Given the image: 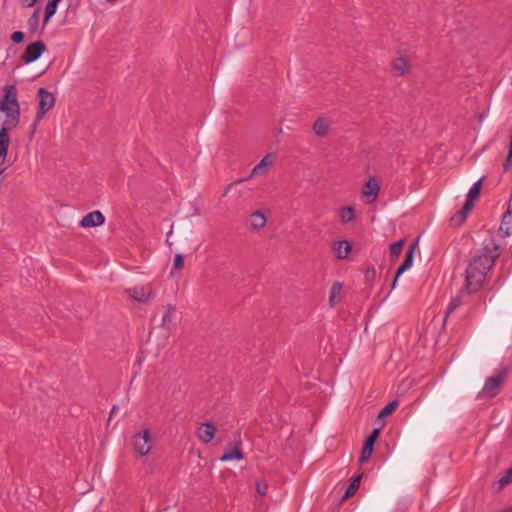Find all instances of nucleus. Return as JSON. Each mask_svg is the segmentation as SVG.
<instances>
[{
    "instance_id": "nucleus-10",
    "label": "nucleus",
    "mask_w": 512,
    "mask_h": 512,
    "mask_svg": "<svg viewBox=\"0 0 512 512\" xmlns=\"http://www.w3.org/2000/svg\"><path fill=\"white\" fill-rule=\"evenodd\" d=\"M216 432H217V427L215 426L214 423L204 422V423L200 424V426L198 427V429L196 431V434H197L198 439L202 443L208 444L214 439Z\"/></svg>"
},
{
    "instance_id": "nucleus-32",
    "label": "nucleus",
    "mask_w": 512,
    "mask_h": 512,
    "mask_svg": "<svg viewBox=\"0 0 512 512\" xmlns=\"http://www.w3.org/2000/svg\"><path fill=\"white\" fill-rule=\"evenodd\" d=\"M379 433H380V430L378 428L373 429L372 432L370 433V435L366 438L364 444L374 447L375 442L379 436Z\"/></svg>"
},
{
    "instance_id": "nucleus-7",
    "label": "nucleus",
    "mask_w": 512,
    "mask_h": 512,
    "mask_svg": "<svg viewBox=\"0 0 512 512\" xmlns=\"http://www.w3.org/2000/svg\"><path fill=\"white\" fill-rule=\"evenodd\" d=\"M127 294L133 300L140 303H147L155 298L151 285H140L126 290Z\"/></svg>"
},
{
    "instance_id": "nucleus-8",
    "label": "nucleus",
    "mask_w": 512,
    "mask_h": 512,
    "mask_svg": "<svg viewBox=\"0 0 512 512\" xmlns=\"http://www.w3.org/2000/svg\"><path fill=\"white\" fill-rule=\"evenodd\" d=\"M46 50V45L42 41H36L27 45L21 58L25 63H32L38 60Z\"/></svg>"
},
{
    "instance_id": "nucleus-43",
    "label": "nucleus",
    "mask_w": 512,
    "mask_h": 512,
    "mask_svg": "<svg viewBox=\"0 0 512 512\" xmlns=\"http://www.w3.org/2000/svg\"><path fill=\"white\" fill-rule=\"evenodd\" d=\"M117 410H118V408H117L116 406H113V407H112V409H111V411H110V418H111L114 414H116Z\"/></svg>"
},
{
    "instance_id": "nucleus-28",
    "label": "nucleus",
    "mask_w": 512,
    "mask_h": 512,
    "mask_svg": "<svg viewBox=\"0 0 512 512\" xmlns=\"http://www.w3.org/2000/svg\"><path fill=\"white\" fill-rule=\"evenodd\" d=\"M340 218L343 223H349L355 218L354 210L350 206L340 209Z\"/></svg>"
},
{
    "instance_id": "nucleus-35",
    "label": "nucleus",
    "mask_w": 512,
    "mask_h": 512,
    "mask_svg": "<svg viewBox=\"0 0 512 512\" xmlns=\"http://www.w3.org/2000/svg\"><path fill=\"white\" fill-rule=\"evenodd\" d=\"M373 449L374 447L364 444L360 455V462H365L368 460L373 452Z\"/></svg>"
},
{
    "instance_id": "nucleus-29",
    "label": "nucleus",
    "mask_w": 512,
    "mask_h": 512,
    "mask_svg": "<svg viewBox=\"0 0 512 512\" xmlns=\"http://www.w3.org/2000/svg\"><path fill=\"white\" fill-rule=\"evenodd\" d=\"M399 405V402L397 400L391 401L389 404H387L379 413V418H384L390 415Z\"/></svg>"
},
{
    "instance_id": "nucleus-37",
    "label": "nucleus",
    "mask_w": 512,
    "mask_h": 512,
    "mask_svg": "<svg viewBox=\"0 0 512 512\" xmlns=\"http://www.w3.org/2000/svg\"><path fill=\"white\" fill-rule=\"evenodd\" d=\"M24 38H25V35L22 31H15L11 35V40L15 44H19V43L23 42Z\"/></svg>"
},
{
    "instance_id": "nucleus-38",
    "label": "nucleus",
    "mask_w": 512,
    "mask_h": 512,
    "mask_svg": "<svg viewBox=\"0 0 512 512\" xmlns=\"http://www.w3.org/2000/svg\"><path fill=\"white\" fill-rule=\"evenodd\" d=\"M40 122L41 121H37V117H34L31 127H30L29 135H28L30 140L33 139Z\"/></svg>"
},
{
    "instance_id": "nucleus-40",
    "label": "nucleus",
    "mask_w": 512,
    "mask_h": 512,
    "mask_svg": "<svg viewBox=\"0 0 512 512\" xmlns=\"http://www.w3.org/2000/svg\"><path fill=\"white\" fill-rule=\"evenodd\" d=\"M38 0H19L20 4L24 8H31L33 7Z\"/></svg>"
},
{
    "instance_id": "nucleus-12",
    "label": "nucleus",
    "mask_w": 512,
    "mask_h": 512,
    "mask_svg": "<svg viewBox=\"0 0 512 512\" xmlns=\"http://www.w3.org/2000/svg\"><path fill=\"white\" fill-rule=\"evenodd\" d=\"M105 222V217L100 211H92L85 215L80 221V226L84 228L100 226Z\"/></svg>"
},
{
    "instance_id": "nucleus-42",
    "label": "nucleus",
    "mask_w": 512,
    "mask_h": 512,
    "mask_svg": "<svg viewBox=\"0 0 512 512\" xmlns=\"http://www.w3.org/2000/svg\"><path fill=\"white\" fill-rule=\"evenodd\" d=\"M6 156H7V152H4V151L0 150V160H1V162H3L5 160Z\"/></svg>"
},
{
    "instance_id": "nucleus-23",
    "label": "nucleus",
    "mask_w": 512,
    "mask_h": 512,
    "mask_svg": "<svg viewBox=\"0 0 512 512\" xmlns=\"http://www.w3.org/2000/svg\"><path fill=\"white\" fill-rule=\"evenodd\" d=\"M464 294L465 291L461 290L455 297L451 299L446 309V318L462 304V298Z\"/></svg>"
},
{
    "instance_id": "nucleus-15",
    "label": "nucleus",
    "mask_w": 512,
    "mask_h": 512,
    "mask_svg": "<svg viewBox=\"0 0 512 512\" xmlns=\"http://www.w3.org/2000/svg\"><path fill=\"white\" fill-rule=\"evenodd\" d=\"M499 234L501 237L506 238L512 235V211L508 208L507 212L504 214L500 228Z\"/></svg>"
},
{
    "instance_id": "nucleus-21",
    "label": "nucleus",
    "mask_w": 512,
    "mask_h": 512,
    "mask_svg": "<svg viewBox=\"0 0 512 512\" xmlns=\"http://www.w3.org/2000/svg\"><path fill=\"white\" fill-rule=\"evenodd\" d=\"M59 1L49 0L45 6V17L43 21V28L49 23L51 17L56 13Z\"/></svg>"
},
{
    "instance_id": "nucleus-16",
    "label": "nucleus",
    "mask_w": 512,
    "mask_h": 512,
    "mask_svg": "<svg viewBox=\"0 0 512 512\" xmlns=\"http://www.w3.org/2000/svg\"><path fill=\"white\" fill-rule=\"evenodd\" d=\"M333 250L338 259H345L352 251V244L347 240L338 241L333 244Z\"/></svg>"
},
{
    "instance_id": "nucleus-33",
    "label": "nucleus",
    "mask_w": 512,
    "mask_h": 512,
    "mask_svg": "<svg viewBox=\"0 0 512 512\" xmlns=\"http://www.w3.org/2000/svg\"><path fill=\"white\" fill-rule=\"evenodd\" d=\"M379 433H380V430L378 428L373 429L372 432L370 433V435L366 438L364 444L374 447L375 442L379 436Z\"/></svg>"
},
{
    "instance_id": "nucleus-24",
    "label": "nucleus",
    "mask_w": 512,
    "mask_h": 512,
    "mask_svg": "<svg viewBox=\"0 0 512 512\" xmlns=\"http://www.w3.org/2000/svg\"><path fill=\"white\" fill-rule=\"evenodd\" d=\"M512 482V466L495 482L497 490L503 489Z\"/></svg>"
},
{
    "instance_id": "nucleus-19",
    "label": "nucleus",
    "mask_w": 512,
    "mask_h": 512,
    "mask_svg": "<svg viewBox=\"0 0 512 512\" xmlns=\"http://www.w3.org/2000/svg\"><path fill=\"white\" fill-rule=\"evenodd\" d=\"M15 128L16 127H9V126H5V125H2V127L0 128V150L1 151L8 153L9 144H10V137H9L8 131L13 130Z\"/></svg>"
},
{
    "instance_id": "nucleus-18",
    "label": "nucleus",
    "mask_w": 512,
    "mask_h": 512,
    "mask_svg": "<svg viewBox=\"0 0 512 512\" xmlns=\"http://www.w3.org/2000/svg\"><path fill=\"white\" fill-rule=\"evenodd\" d=\"M174 316H175V307L173 306H166L163 308V313H162V319H161V322L159 323V326L161 327H166V328H170V325L172 324L173 320H174Z\"/></svg>"
},
{
    "instance_id": "nucleus-31",
    "label": "nucleus",
    "mask_w": 512,
    "mask_h": 512,
    "mask_svg": "<svg viewBox=\"0 0 512 512\" xmlns=\"http://www.w3.org/2000/svg\"><path fill=\"white\" fill-rule=\"evenodd\" d=\"M403 244H404V240L401 239V240L396 241L390 245V251H391L392 256L398 257L400 255V253L402 251Z\"/></svg>"
},
{
    "instance_id": "nucleus-11",
    "label": "nucleus",
    "mask_w": 512,
    "mask_h": 512,
    "mask_svg": "<svg viewBox=\"0 0 512 512\" xmlns=\"http://www.w3.org/2000/svg\"><path fill=\"white\" fill-rule=\"evenodd\" d=\"M267 220L268 218L262 210H256L250 214L248 226L251 231L258 232L266 226Z\"/></svg>"
},
{
    "instance_id": "nucleus-14",
    "label": "nucleus",
    "mask_w": 512,
    "mask_h": 512,
    "mask_svg": "<svg viewBox=\"0 0 512 512\" xmlns=\"http://www.w3.org/2000/svg\"><path fill=\"white\" fill-rule=\"evenodd\" d=\"M474 204L470 203V201H465L462 208L455 213V215L451 218V224L454 226L461 225L467 218L469 212L473 209Z\"/></svg>"
},
{
    "instance_id": "nucleus-1",
    "label": "nucleus",
    "mask_w": 512,
    "mask_h": 512,
    "mask_svg": "<svg viewBox=\"0 0 512 512\" xmlns=\"http://www.w3.org/2000/svg\"><path fill=\"white\" fill-rule=\"evenodd\" d=\"M499 246L491 242L482 247L472 258L466 269L465 286L468 293L476 292L484 283L487 272L499 257Z\"/></svg>"
},
{
    "instance_id": "nucleus-2",
    "label": "nucleus",
    "mask_w": 512,
    "mask_h": 512,
    "mask_svg": "<svg viewBox=\"0 0 512 512\" xmlns=\"http://www.w3.org/2000/svg\"><path fill=\"white\" fill-rule=\"evenodd\" d=\"M0 110L6 116L2 125L17 127L20 122V105L17 98V88L14 84L4 87V95L0 100Z\"/></svg>"
},
{
    "instance_id": "nucleus-9",
    "label": "nucleus",
    "mask_w": 512,
    "mask_h": 512,
    "mask_svg": "<svg viewBox=\"0 0 512 512\" xmlns=\"http://www.w3.org/2000/svg\"><path fill=\"white\" fill-rule=\"evenodd\" d=\"M417 246H418V241L417 240L410 245L408 251L406 252L405 259H404L403 263L398 267V269L396 271V274H395V277H394V280H393V283H392V288L395 287L398 278L407 269H409L412 266L413 261H414V251L417 248Z\"/></svg>"
},
{
    "instance_id": "nucleus-34",
    "label": "nucleus",
    "mask_w": 512,
    "mask_h": 512,
    "mask_svg": "<svg viewBox=\"0 0 512 512\" xmlns=\"http://www.w3.org/2000/svg\"><path fill=\"white\" fill-rule=\"evenodd\" d=\"M379 433H380V430L378 428L373 429L372 432L370 433V435L366 438L364 444L374 447L375 442L379 436Z\"/></svg>"
},
{
    "instance_id": "nucleus-39",
    "label": "nucleus",
    "mask_w": 512,
    "mask_h": 512,
    "mask_svg": "<svg viewBox=\"0 0 512 512\" xmlns=\"http://www.w3.org/2000/svg\"><path fill=\"white\" fill-rule=\"evenodd\" d=\"M512 166V152H511V149L509 148V151H508V155H507V158H506V161L504 163V171H508Z\"/></svg>"
},
{
    "instance_id": "nucleus-27",
    "label": "nucleus",
    "mask_w": 512,
    "mask_h": 512,
    "mask_svg": "<svg viewBox=\"0 0 512 512\" xmlns=\"http://www.w3.org/2000/svg\"><path fill=\"white\" fill-rule=\"evenodd\" d=\"M482 179L476 181L469 189L466 201H470V203L474 204V200L478 197L480 193Z\"/></svg>"
},
{
    "instance_id": "nucleus-41",
    "label": "nucleus",
    "mask_w": 512,
    "mask_h": 512,
    "mask_svg": "<svg viewBox=\"0 0 512 512\" xmlns=\"http://www.w3.org/2000/svg\"><path fill=\"white\" fill-rule=\"evenodd\" d=\"M266 490H267V486L266 485H261L260 483H257V491H258L259 494L265 495L266 494Z\"/></svg>"
},
{
    "instance_id": "nucleus-4",
    "label": "nucleus",
    "mask_w": 512,
    "mask_h": 512,
    "mask_svg": "<svg viewBox=\"0 0 512 512\" xmlns=\"http://www.w3.org/2000/svg\"><path fill=\"white\" fill-rule=\"evenodd\" d=\"M133 445L134 451L137 454L147 456L153 448V441L149 429L144 428L137 432L134 435Z\"/></svg>"
},
{
    "instance_id": "nucleus-26",
    "label": "nucleus",
    "mask_w": 512,
    "mask_h": 512,
    "mask_svg": "<svg viewBox=\"0 0 512 512\" xmlns=\"http://www.w3.org/2000/svg\"><path fill=\"white\" fill-rule=\"evenodd\" d=\"M360 482H361V475L355 476L352 479L348 488L346 489V491L343 495V499H348L349 497L353 496L355 491L358 489Z\"/></svg>"
},
{
    "instance_id": "nucleus-20",
    "label": "nucleus",
    "mask_w": 512,
    "mask_h": 512,
    "mask_svg": "<svg viewBox=\"0 0 512 512\" xmlns=\"http://www.w3.org/2000/svg\"><path fill=\"white\" fill-rule=\"evenodd\" d=\"M313 131L317 136H326L329 131V124L323 118H318L313 124Z\"/></svg>"
},
{
    "instance_id": "nucleus-30",
    "label": "nucleus",
    "mask_w": 512,
    "mask_h": 512,
    "mask_svg": "<svg viewBox=\"0 0 512 512\" xmlns=\"http://www.w3.org/2000/svg\"><path fill=\"white\" fill-rule=\"evenodd\" d=\"M395 71L398 72L399 75H404L408 71V64L404 58H398L393 65Z\"/></svg>"
},
{
    "instance_id": "nucleus-3",
    "label": "nucleus",
    "mask_w": 512,
    "mask_h": 512,
    "mask_svg": "<svg viewBox=\"0 0 512 512\" xmlns=\"http://www.w3.org/2000/svg\"><path fill=\"white\" fill-rule=\"evenodd\" d=\"M274 160H275V154L273 153H269L267 154L266 156H264L259 163H257L253 169L251 170V173L248 177L246 178H241V179H238L232 183H230L228 185V187L226 188L225 192H224V195H226L228 193V191L235 185L237 184H240V183H243L244 181L252 178V177H255V176H260V175H264L266 174L268 171H269V168L273 165L274 163Z\"/></svg>"
},
{
    "instance_id": "nucleus-6",
    "label": "nucleus",
    "mask_w": 512,
    "mask_h": 512,
    "mask_svg": "<svg viewBox=\"0 0 512 512\" xmlns=\"http://www.w3.org/2000/svg\"><path fill=\"white\" fill-rule=\"evenodd\" d=\"M506 375V369L495 371V373L492 376L486 379L484 386L482 388V393L489 397L496 396L500 386L502 385L506 378Z\"/></svg>"
},
{
    "instance_id": "nucleus-22",
    "label": "nucleus",
    "mask_w": 512,
    "mask_h": 512,
    "mask_svg": "<svg viewBox=\"0 0 512 512\" xmlns=\"http://www.w3.org/2000/svg\"><path fill=\"white\" fill-rule=\"evenodd\" d=\"M243 458L242 452L239 450L238 447L231 448L224 452V454L220 457V460L223 462L230 461V460H241Z\"/></svg>"
},
{
    "instance_id": "nucleus-13",
    "label": "nucleus",
    "mask_w": 512,
    "mask_h": 512,
    "mask_svg": "<svg viewBox=\"0 0 512 512\" xmlns=\"http://www.w3.org/2000/svg\"><path fill=\"white\" fill-rule=\"evenodd\" d=\"M379 184L375 178H370L364 186L362 196L365 198L367 203H372L378 196Z\"/></svg>"
},
{
    "instance_id": "nucleus-36",
    "label": "nucleus",
    "mask_w": 512,
    "mask_h": 512,
    "mask_svg": "<svg viewBox=\"0 0 512 512\" xmlns=\"http://www.w3.org/2000/svg\"><path fill=\"white\" fill-rule=\"evenodd\" d=\"M184 264V256L180 253L175 255L173 269H182Z\"/></svg>"
},
{
    "instance_id": "nucleus-17",
    "label": "nucleus",
    "mask_w": 512,
    "mask_h": 512,
    "mask_svg": "<svg viewBox=\"0 0 512 512\" xmlns=\"http://www.w3.org/2000/svg\"><path fill=\"white\" fill-rule=\"evenodd\" d=\"M40 13H41L40 8L35 9V11L31 14V16L27 20V29L32 36H34L38 33L39 24H40Z\"/></svg>"
},
{
    "instance_id": "nucleus-25",
    "label": "nucleus",
    "mask_w": 512,
    "mask_h": 512,
    "mask_svg": "<svg viewBox=\"0 0 512 512\" xmlns=\"http://www.w3.org/2000/svg\"><path fill=\"white\" fill-rule=\"evenodd\" d=\"M342 284L340 282H334L331 286V289H330V296H329V302L331 304V306H334L337 301H338V297L342 291Z\"/></svg>"
},
{
    "instance_id": "nucleus-5",
    "label": "nucleus",
    "mask_w": 512,
    "mask_h": 512,
    "mask_svg": "<svg viewBox=\"0 0 512 512\" xmlns=\"http://www.w3.org/2000/svg\"><path fill=\"white\" fill-rule=\"evenodd\" d=\"M38 99L39 102L35 117H37V121H42L45 115L54 107L55 97L46 88L41 87L38 89Z\"/></svg>"
}]
</instances>
